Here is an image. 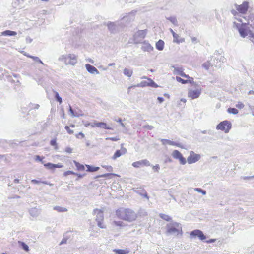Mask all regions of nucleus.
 I'll use <instances>...</instances> for the list:
<instances>
[{
    "instance_id": "f257e3e1",
    "label": "nucleus",
    "mask_w": 254,
    "mask_h": 254,
    "mask_svg": "<svg viewBox=\"0 0 254 254\" xmlns=\"http://www.w3.org/2000/svg\"><path fill=\"white\" fill-rule=\"evenodd\" d=\"M116 214L118 218L128 222L134 221L137 218L136 214L128 208H119L116 210Z\"/></svg>"
},
{
    "instance_id": "f03ea898",
    "label": "nucleus",
    "mask_w": 254,
    "mask_h": 254,
    "mask_svg": "<svg viewBox=\"0 0 254 254\" xmlns=\"http://www.w3.org/2000/svg\"><path fill=\"white\" fill-rule=\"evenodd\" d=\"M166 229L167 234L175 236H177L179 234L182 235V226L179 223L176 222L170 223L166 225Z\"/></svg>"
},
{
    "instance_id": "7ed1b4c3",
    "label": "nucleus",
    "mask_w": 254,
    "mask_h": 254,
    "mask_svg": "<svg viewBox=\"0 0 254 254\" xmlns=\"http://www.w3.org/2000/svg\"><path fill=\"white\" fill-rule=\"evenodd\" d=\"M59 60L64 62L66 65H74L77 62V56L72 54L62 55Z\"/></svg>"
},
{
    "instance_id": "20e7f679",
    "label": "nucleus",
    "mask_w": 254,
    "mask_h": 254,
    "mask_svg": "<svg viewBox=\"0 0 254 254\" xmlns=\"http://www.w3.org/2000/svg\"><path fill=\"white\" fill-rule=\"evenodd\" d=\"M232 124L229 121L225 120L220 122L216 127L217 130H221L224 131L225 133H227L231 128Z\"/></svg>"
},
{
    "instance_id": "39448f33",
    "label": "nucleus",
    "mask_w": 254,
    "mask_h": 254,
    "mask_svg": "<svg viewBox=\"0 0 254 254\" xmlns=\"http://www.w3.org/2000/svg\"><path fill=\"white\" fill-rule=\"evenodd\" d=\"M147 32V30H138L133 35L134 43H140L145 37Z\"/></svg>"
},
{
    "instance_id": "423d86ee",
    "label": "nucleus",
    "mask_w": 254,
    "mask_h": 254,
    "mask_svg": "<svg viewBox=\"0 0 254 254\" xmlns=\"http://www.w3.org/2000/svg\"><path fill=\"white\" fill-rule=\"evenodd\" d=\"M93 214L96 215V221L98 226L101 228H105V227L102 224V222L104 219L103 212L101 210L95 209L93 210Z\"/></svg>"
},
{
    "instance_id": "0eeeda50",
    "label": "nucleus",
    "mask_w": 254,
    "mask_h": 254,
    "mask_svg": "<svg viewBox=\"0 0 254 254\" xmlns=\"http://www.w3.org/2000/svg\"><path fill=\"white\" fill-rule=\"evenodd\" d=\"M202 92L201 88L198 86L195 89H189L188 96L191 99H194L199 97Z\"/></svg>"
},
{
    "instance_id": "6e6552de",
    "label": "nucleus",
    "mask_w": 254,
    "mask_h": 254,
    "mask_svg": "<svg viewBox=\"0 0 254 254\" xmlns=\"http://www.w3.org/2000/svg\"><path fill=\"white\" fill-rule=\"evenodd\" d=\"M201 158L200 154H196L194 151L190 152L189 156L187 158V162L189 164H191L198 161Z\"/></svg>"
},
{
    "instance_id": "1a4fd4ad",
    "label": "nucleus",
    "mask_w": 254,
    "mask_h": 254,
    "mask_svg": "<svg viewBox=\"0 0 254 254\" xmlns=\"http://www.w3.org/2000/svg\"><path fill=\"white\" fill-rule=\"evenodd\" d=\"M237 27L241 37L244 38L248 35L249 36V32L251 31L248 29L246 23L238 24Z\"/></svg>"
},
{
    "instance_id": "9d476101",
    "label": "nucleus",
    "mask_w": 254,
    "mask_h": 254,
    "mask_svg": "<svg viewBox=\"0 0 254 254\" xmlns=\"http://www.w3.org/2000/svg\"><path fill=\"white\" fill-rule=\"evenodd\" d=\"M172 156L174 159H178L181 164L185 165L187 162L186 159L183 157L182 154L177 150H175L172 152Z\"/></svg>"
},
{
    "instance_id": "9b49d317",
    "label": "nucleus",
    "mask_w": 254,
    "mask_h": 254,
    "mask_svg": "<svg viewBox=\"0 0 254 254\" xmlns=\"http://www.w3.org/2000/svg\"><path fill=\"white\" fill-rule=\"evenodd\" d=\"M197 237L201 240H204L206 239V236L200 230H194L190 232V238L191 239L195 238Z\"/></svg>"
},
{
    "instance_id": "f8f14e48",
    "label": "nucleus",
    "mask_w": 254,
    "mask_h": 254,
    "mask_svg": "<svg viewBox=\"0 0 254 254\" xmlns=\"http://www.w3.org/2000/svg\"><path fill=\"white\" fill-rule=\"evenodd\" d=\"M132 165L135 168H139L142 166H149L151 164L148 160L143 159L133 162Z\"/></svg>"
},
{
    "instance_id": "ddd939ff",
    "label": "nucleus",
    "mask_w": 254,
    "mask_h": 254,
    "mask_svg": "<svg viewBox=\"0 0 254 254\" xmlns=\"http://www.w3.org/2000/svg\"><path fill=\"white\" fill-rule=\"evenodd\" d=\"M127 152L126 148L123 147V144L121 145V147L120 150H117L113 156L112 157V159L113 160H116L117 158L120 157L123 155L125 154Z\"/></svg>"
},
{
    "instance_id": "4468645a",
    "label": "nucleus",
    "mask_w": 254,
    "mask_h": 254,
    "mask_svg": "<svg viewBox=\"0 0 254 254\" xmlns=\"http://www.w3.org/2000/svg\"><path fill=\"white\" fill-rule=\"evenodd\" d=\"M237 10L241 13L245 14L248 10V3L244 2L240 5H236Z\"/></svg>"
},
{
    "instance_id": "2eb2a0df",
    "label": "nucleus",
    "mask_w": 254,
    "mask_h": 254,
    "mask_svg": "<svg viewBox=\"0 0 254 254\" xmlns=\"http://www.w3.org/2000/svg\"><path fill=\"white\" fill-rule=\"evenodd\" d=\"M97 127L100 128H102L106 129H112L111 127L109 126H107L106 123L103 122H95L94 123L92 124L91 127Z\"/></svg>"
},
{
    "instance_id": "dca6fc26",
    "label": "nucleus",
    "mask_w": 254,
    "mask_h": 254,
    "mask_svg": "<svg viewBox=\"0 0 254 254\" xmlns=\"http://www.w3.org/2000/svg\"><path fill=\"white\" fill-rule=\"evenodd\" d=\"M141 49L143 51L151 52L153 50V47L146 41H144L142 43Z\"/></svg>"
},
{
    "instance_id": "f3484780",
    "label": "nucleus",
    "mask_w": 254,
    "mask_h": 254,
    "mask_svg": "<svg viewBox=\"0 0 254 254\" xmlns=\"http://www.w3.org/2000/svg\"><path fill=\"white\" fill-rule=\"evenodd\" d=\"M160 141H161L163 145L169 144L172 146H176L179 147L183 148V147L179 143H176L173 141L165 139H161Z\"/></svg>"
},
{
    "instance_id": "a211bd4d",
    "label": "nucleus",
    "mask_w": 254,
    "mask_h": 254,
    "mask_svg": "<svg viewBox=\"0 0 254 254\" xmlns=\"http://www.w3.org/2000/svg\"><path fill=\"white\" fill-rule=\"evenodd\" d=\"M214 66L215 67H221V64L218 63H215V61L214 60V62H211L210 61H208L202 64V66L206 70H208L210 66Z\"/></svg>"
},
{
    "instance_id": "6ab92c4d",
    "label": "nucleus",
    "mask_w": 254,
    "mask_h": 254,
    "mask_svg": "<svg viewBox=\"0 0 254 254\" xmlns=\"http://www.w3.org/2000/svg\"><path fill=\"white\" fill-rule=\"evenodd\" d=\"M85 67L87 70L91 74H99V71L94 66L89 64H86Z\"/></svg>"
},
{
    "instance_id": "aec40b11",
    "label": "nucleus",
    "mask_w": 254,
    "mask_h": 254,
    "mask_svg": "<svg viewBox=\"0 0 254 254\" xmlns=\"http://www.w3.org/2000/svg\"><path fill=\"white\" fill-rule=\"evenodd\" d=\"M109 30L111 33H116L118 30L117 25L113 22H110L107 25Z\"/></svg>"
},
{
    "instance_id": "412c9836",
    "label": "nucleus",
    "mask_w": 254,
    "mask_h": 254,
    "mask_svg": "<svg viewBox=\"0 0 254 254\" xmlns=\"http://www.w3.org/2000/svg\"><path fill=\"white\" fill-rule=\"evenodd\" d=\"M40 212V210L36 207L32 208L29 210L30 214L33 217H37L39 215Z\"/></svg>"
},
{
    "instance_id": "4be33fe9",
    "label": "nucleus",
    "mask_w": 254,
    "mask_h": 254,
    "mask_svg": "<svg viewBox=\"0 0 254 254\" xmlns=\"http://www.w3.org/2000/svg\"><path fill=\"white\" fill-rule=\"evenodd\" d=\"M171 67L174 68V70H173L174 74L181 75V73L183 71V70L182 67H175L174 65L172 66Z\"/></svg>"
},
{
    "instance_id": "5701e85b",
    "label": "nucleus",
    "mask_w": 254,
    "mask_h": 254,
    "mask_svg": "<svg viewBox=\"0 0 254 254\" xmlns=\"http://www.w3.org/2000/svg\"><path fill=\"white\" fill-rule=\"evenodd\" d=\"M164 42L163 40H159L156 43V48L159 51H162L164 49Z\"/></svg>"
},
{
    "instance_id": "b1692460",
    "label": "nucleus",
    "mask_w": 254,
    "mask_h": 254,
    "mask_svg": "<svg viewBox=\"0 0 254 254\" xmlns=\"http://www.w3.org/2000/svg\"><path fill=\"white\" fill-rule=\"evenodd\" d=\"M17 33L15 31L6 30L1 33V36H15Z\"/></svg>"
},
{
    "instance_id": "393cba45",
    "label": "nucleus",
    "mask_w": 254,
    "mask_h": 254,
    "mask_svg": "<svg viewBox=\"0 0 254 254\" xmlns=\"http://www.w3.org/2000/svg\"><path fill=\"white\" fill-rule=\"evenodd\" d=\"M123 73L125 76L130 77L132 75L133 71L132 69L125 68L123 70Z\"/></svg>"
},
{
    "instance_id": "a878e982",
    "label": "nucleus",
    "mask_w": 254,
    "mask_h": 254,
    "mask_svg": "<svg viewBox=\"0 0 254 254\" xmlns=\"http://www.w3.org/2000/svg\"><path fill=\"white\" fill-rule=\"evenodd\" d=\"M136 87H145L146 86H149V81H142L140 83L135 85L134 86Z\"/></svg>"
},
{
    "instance_id": "bb28decb",
    "label": "nucleus",
    "mask_w": 254,
    "mask_h": 254,
    "mask_svg": "<svg viewBox=\"0 0 254 254\" xmlns=\"http://www.w3.org/2000/svg\"><path fill=\"white\" fill-rule=\"evenodd\" d=\"M114 251L117 254H127L129 252L127 249H115Z\"/></svg>"
},
{
    "instance_id": "cd10ccee",
    "label": "nucleus",
    "mask_w": 254,
    "mask_h": 254,
    "mask_svg": "<svg viewBox=\"0 0 254 254\" xmlns=\"http://www.w3.org/2000/svg\"><path fill=\"white\" fill-rule=\"evenodd\" d=\"M177 36L176 37H173V42L177 43H180L184 42L185 41L184 38H181L179 35L176 34Z\"/></svg>"
},
{
    "instance_id": "c85d7f7f",
    "label": "nucleus",
    "mask_w": 254,
    "mask_h": 254,
    "mask_svg": "<svg viewBox=\"0 0 254 254\" xmlns=\"http://www.w3.org/2000/svg\"><path fill=\"white\" fill-rule=\"evenodd\" d=\"M73 162L78 170L83 171L85 170V166L83 165L80 164L79 163L76 162L75 160L73 161Z\"/></svg>"
},
{
    "instance_id": "c756f323",
    "label": "nucleus",
    "mask_w": 254,
    "mask_h": 254,
    "mask_svg": "<svg viewBox=\"0 0 254 254\" xmlns=\"http://www.w3.org/2000/svg\"><path fill=\"white\" fill-rule=\"evenodd\" d=\"M176 80L178 82H181L182 84H186V83H187L188 82H190V83L194 84V82L193 81L188 80H184V79H182L181 77H178V76L176 77Z\"/></svg>"
},
{
    "instance_id": "7c9ffc66",
    "label": "nucleus",
    "mask_w": 254,
    "mask_h": 254,
    "mask_svg": "<svg viewBox=\"0 0 254 254\" xmlns=\"http://www.w3.org/2000/svg\"><path fill=\"white\" fill-rule=\"evenodd\" d=\"M54 210H56L57 211L59 212H66L67 211V209L65 207H63L61 206H55L53 208Z\"/></svg>"
},
{
    "instance_id": "2f4dec72",
    "label": "nucleus",
    "mask_w": 254,
    "mask_h": 254,
    "mask_svg": "<svg viewBox=\"0 0 254 254\" xmlns=\"http://www.w3.org/2000/svg\"><path fill=\"white\" fill-rule=\"evenodd\" d=\"M85 166L87 168V171L88 172H95L99 169V167H93L89 165H86Z\"/></svg>"
},
{
    "instance_id": "473e14b6",
    "label": "nucleus",
    "mask_w": 254,
    "mask_h": 254,
    "mask_svg": "<svg viewBox=\"0 0 254 254\" xmlns=\"http://www.w3.org/2000/svg\"><path fill=\"white\" fill-rule=\"evenodd\" d=\"M31 182L32 183L35 184H38L40 183H42L44 184L49 185V186H53L52 184L48 183V182H47L46 181H41L40 180H36V179H33V180H31Z\"/></svg>"
},
{
    "instance_id": "72a5a7b5",
    "label": "nucleus",
    "mask_w": 254,
    "mask_h": 254,
    "mask_svg": "<svg viewBox=\"0 0 254 254\" xmlns=\"http://www.w3.org/2000/svg\"><path fill=\"white\" fill-rule=\"evenodd\" d=\"M18 244H19V245L25 251H26V252H28L29 249V247L24 242H21V241H19L18 242Z\"/></svg>"
},
{
    "instance_id": "f704fd0d",
    "label": "nucleus",
    "mask_w": 254,
    "mask_h": 254,
    "mask_svg": "<svg viewBox=\"0 0 254 254\" xmlns=\"http://www.w3.org/2000/svg\"><path fill=\"white\" fill-rule=\"evenodd\" d=\"M215 59L216 60V63L218 64H221V63H224L225 62V58L222 56L218 55L217 57H215Z\"/></svg>"
},
{
    "instance_id": "c9c22d12",
    "label": "nucleus",
    "mask_w": 254,
    "mask_h": 254,
    "mask_svg": "<svg viewBox=\"0 0 254 254\" xmlns=\"http://www.w3.org/2000/svg\"><path fill=\"white\" fill-rule=\"evenodd\" d=\"M167 19L169 20L174 25H178V22L176 17L171 16L170 17L167 18Z\"/></svg>"
},
{
    "instance_id": "e433bc0d",
    "label": "nucleus",
    "mask_w": 254,
    "mask_h": 254,
    "mask_svg": "<svg viewBox=\"0 0 254 254\" xmlns=\"http://www.w3.org/2000/svg\"><path fill=\"white\" fill-rule=\"evenodd\" d=\"M159 216L163 219L167 221H170L172 220V218L168 215H166L164 214L161 213L159 214Z\"/></svg>"
},
{
    "instance_id": "4c0bfd02",
    "label": "nucleus",
    "mask_w": 254,
    "mask_h": 254,
    "mask_svg": "<svg viewBox=\"0 0 254 254\" xmlns=\"http://www.w3.org/2000/svg\"><path fill=\"white\" fill-rule=\"evenodd\" d=\"M227 112L229 113L236 115L238 113V110L234 108H229L227 109Z\"/></svg>"
},
{
    "instance_id": "58836bf2",
    "label": "nucleus",
    "mask_w": 254,
    "mask_h": 254,
    "mask_svg": "<svg viewBox=\"0 0 254 254\" xmlns=\"http://www.w3.org/2000/svg\"><path fill=\"white\" fill-rule=\"evenodd\" d=\"M147 80L149 81V86L157 88L158 87V85L155 83L151 78H147Z\"/></svg>"
},
{
    "instance_id": "ea45409f",
    "label": "nucleus",
    "mask_w": 254,
    "mask_h": 254,
    "mask_svg": "<svg viewBox=\"0 0 254 254\" xmlns=\"http://www.w3.org/2000/svg\"><path fill=\"white\" fill-rule=\"evenodd\" d=\"M54 93H55V98L56 100L58 102H59L60 104H61L62 102V99L59 96V93L56 91H54Z\"/></svg>"
},
{
    "instance_id": "a19ab883",
    "label": "nucleus",
    "mask_w": 254,
    "mask_h": 254,
    "mask_svg": "<svg viewBox=\"0 0 254 254\" xmlns=\"http://www.w3.org/2000/svg\"><path fill=\"white\" fill-rule=\"evenodd\" d=\"M69 112H70L71 116L72 117H80L82 116L83 114H75V112L73 111V110L72 109L71 107L69 106Z\"/></svg>"
},
{
    "instance_id": "79ce46f5",
    "label": "nucleus",
    "mask_w": 254,
    "mask_h": 254,
    "mask_svg": "<svg viewBox=\"0 0 254 254\" xmlns=\"http://www.w3.org/2000/svg\"><path fill=\"white\" fill-rule=\"evenodd\" d=\"M194 190L195 191H196L198 192L201 193L203 195H205L206 194V191L205 190L201 189V188H195L194 189Z\"/></svg>"
},
{
    "instance_id": "37998d69",
    "label": "nucleus",
    "mask_w": 254,
    "mask_h": 254,
    "mask_svg": "<svg viewBox=\"0 0 254 254\" xmlns=\"http://www.w3.org/2000/svg\"><path fill=\"white\" fill-rule=\"evenodd\" d=\"M32 59L36 62L41 64L42 65H44V64L43 62L39 59V57L36 56H34V57H32Z\"/></svg>"
},
{
    "instance_id": "c03bdc74",
    "label": "nucleus",
    "mask_w": 254,
    "mask_h": 254,
    "mask_svg": "<svg viewBox=\"0 0 254 254\" xmlns=\"http://www.w3.org/2000/svg\"><path fill=\"white\" fill-rule=\"evenodd\" d=\"M113 224L116 226H120V227H123L125 225H124V223L122 221H114Z\"/></svg>"
},
{
    "instance_id": "a18cd8bd",
    "label": "nucleus",
    "mask_w": 254,
    "mask_h": 254,
    "mask_svg": "<svg viewBox=\"0 0 254 254\" xmlns=\"http://www.w3.org/2000/svg\"><path fill=\"white\" fill-rule=\"evenodd\" d=\"M50 144L52 146H55V149L56 150L58 149V147L57 145V142H56V139L51 140V141H50Z\"/></svg>"
},
{
    "instance_id": "49530a36",
    "label": "nucleus",
    "mask_w": 254,
    "mask_h": 254,
    "mask_svg": "<svg viewBox=\"0 0 254 254\" xmlns=\"http://www.w3.org/2000/svg\"><path fill=\"white\" fill-rule=\"evenodd\" d=\"M236 107L240 109H243L244 107V104L241 102H238L236 105Z\"/></svg>"
},
{
    "instance_id": "de8ad7c7",
    "label": "nucleus",
    "mask_w": 254,
    "mask_h": 254,
    "mask_svg": "<svg viewBox=\"0 0 254 254\" xmlns=\"http://www.w3.org/2000/svg\"><path fill=\"white\" fill-rule=\"evenodd\" d=\"M44 166L50 169H53L54 166V164L51 163H48L44 164Z\"/></svg>"
},
{
    "instance_id": "09e8293b",
    "label": "nucleus",
    "mask_w": 254,
    "mask_h": 254,
    "mask_svg": "<svg viewBox=\"0 0 254 254\" xmlns=\"http://www.w3.org/2000/svg\"><path fill=\"white\" fill-rule=\"evenodd\" d=\"M106 140H110L113 141H117L119 140V138L117 137H107L106 138Z\"/></svg>"
},
{
    "instance_id": "8fccbe9b",
    "label": "nucleus",
    "mask_w": 254,
    "mask_h": 254,
    "mask_svg": "<svg viewBox=\"0 0 254 254\" xmlns=\"http://www.w3.org/2000/svg\"><path fill=\"white\" fill-rule=\"evenodd\" d=\"M152 168L154 171L158 172L159 170L160 169V166H159V165L157 164L155 166H153Z\"/></svg>"
},
{
    "instance_id": "3c124183",
    "label": "nucleus",
    "mask_w": 254,
    "mask_h": 254,
    "mask_svg": "<svg viewBox=\"0 0 254 254\" xmlns=\"http://www.w3.org/2000/svg\"><path fill=\"white\" fill-rule=\"evenodd\" d=\"M111 175H115V174H111V173H106V174H103V175H99V176H97V178H99V177H108V176H111Z\"/></svg>"
},
{
    "instance_id": "603ef678",
    "label": "nucleus",
    "mask_w": 254,
    "mask_h": 254,
    "mask_svg": "<svg viewBox=\"0 0 254 254\" xmlns=\"http://www.w3.org/2000/svg\"><path fill=\"white\" fill-rule=\"evenodd\" d=\"M65 129L69 134H71L73 133V131L72 130H71L68 126H66L65 127Z\"/></svg>"
},
{
    "instance_id": "864d4df0",
    "label": "nucleus",
    "mask_w": 254,
    "mask_h": 254,
    "mask_svg": "<svg viewBox=\"0 0 254 254\" xmlns=\"http://www.w3.org/2000/svg\"><path fill=\"white\" fill-rule=\"evenodd\" d=\"M70 174L75 175V173L72 171H67L64 173V176H66L70 175Z\"/></svg>"
},
{
    "instance_id": "5fc2aeb1",
    "label": "nucleus",
    "mask_w": 254,
    "mask_h": 254,
    "mask_svg": "<svg viewBox=\"0 0 254 254\" xmlns=\"http://www.w3.org/2000/svg\"><path fill=\"white\" fill-rule=\"evenodd\" d=\"M249 37L252 40H254V32L252 31L249 32Z\"/></svg>"
},
{
    "instance_id": "6e6d98bb",
    "label": "nucleus",
    "mask_w": 254,
    "mask_h": 254,
    "mask_svg": "<svg viewBox=\"0 0 254 254\" xmlns=\"http://www.w3.org/2000/svg\"><path fill=\"white\" fill-rule=\"evenodd\" d=\"M103 167L106 168L109 171H112L113 170V168L111 166H103Z\"/></svg>"
},
{
    "instance_id": "4d7b16f0",
    "label": "nucleus",
    "mask_w": 254,
    "mask_h": 254,
    "mask_svg": "<svg viewBox=\"0 0 254 254\" xmlns=\"http://www.w3.org/2000/svg\"><path fill=\"white\" fill-rule=\"evenodd\" d=\"M43 158V157L41 158L39 155H36L35 156V160L37 161H42Z\"/></svg>"
},
{
    "instance_id": "13d9d810",
    "label": "nucleus",
    "mask_w": 254,
    "mask_h": 254,
    "mask_svg": "<svg viewBox=\"0 0 254 254\" xmlns=\"http://www.w3.org/2000/svg\"><path fill=\"white\" fill-rule=\"evenodd\" d=\"M144 127L149 130H152L154 128V127L151 125H147V126H144Z\"/></svg>"
},
{
    "instance_id": "bf43d9fd",
    "label": "nucleus",
    "mask_w": 254,
    "mask_h": 254,
    "mask_svg": "<svg viewBox=\"0 0 254 254\" xmlns=\"http://www.w3.org/2000/svg\"><path fill=\"white\" fill-rule=\"evenodd\" d=\"M72 149L70 147H67L65 149V151L68 153H71L72 152Z\"/></svg>"
},
{
    "instance_id": "052dcab7",
    "label": "nucleus",
    "mask_w": 254,
    "mask_h": 254,
    "mask_svg": "<svg viewBox=\"0 0 254 254\" xmlns=\"http://www.w3.org/2000/svg\"><path fill=\"white\" fill-rule=\"evenodd\" d=\"M180 76H182L183 77H185V78H190V77L188 75H186L183 72L181 73Z\"/></svg>"
},
{
    "instance_id": "680f3d73",
    "label": "nucleus",
    "mask_w": 254,
    "mask_h": 254,
    "mask_svg": "<svg viewBox=\"0 0 254 254\" xmlns=\"http://www.w3.org/2000/svg\"><path fill=\"white\" fill-rule=\"evenodd\" d=\"M54 166L53 167V169L54 168H62L63 167V165H61V164H54Z\"/></svg>"
},
{
    "instance_id": "e2e57ef3",
    "label": "nucleus",
    "mask_w": 254,
    "mask_h": 254,
    "mask_svg": "<svg viewBox=\"0 0 254 254\" xmlns=\"http://www.w3.org/2000/svg\"><path fill=\"white\" fill-rule=\"evenodd\" d=\"M157 99L158 100V101L160 103H162L163 101H164V98H162V97H158L157 98Z\"/></svg>"
},
{
    "instance_id": "0e129e2a",
    "label": "nucleus",
    "mask_w": 254,
    "mask_h": 254,
    "mask_svg": "<svg viewBox=\"0 0 254 254\" xmlns=\"http://www.w3.org/2000/svg\"><path fill=\"white\" fill-rule=\"evenodd\" d=\"M170 31L172 33L173 37H176L177 36L176 33H175L174 31L172 29H170Z\"/></svg>"
},
{
    "instance_id": "69168bd1",
    "label": "nucleus",
    "mask_w": 254,
    "mask_h": 254,
    "mask_svg": "<svg viewBox=\"0 0 254 254\" xmlns=\"http://www.w3.org/2000/svg\"><path fill=\"white\" fill-rule=\"evenodd\" d=\"M251 178H254V176H247V177H243V179L244 180H248V179H250Z\"/></svg>"
},
{
    "instance_id": "338daca9",
    "label": "nucleus",
    "mask_w": 254,
    "mask_h": 254,
    "mask_svg": "<svg viewBox=\"0 0 254 254\" xmlns=\"http://www.w3.org/2000/svg\"><path fill=\"white\" fill-rule=\"evenodd\" d=\"M197 39L196 37H191V41L193 43H197Z\"/></svg>"
},
{
    "instance_id": "774afa93",
    "label": "nucleus",
    "mask_w": 254,
    "mask_h": 254,
    "mask_svg": "<svg viewBox=\"0 0 254 254\" xmlns=\"http://www.w3.org/2000/svg\"><path fill=\"white\" fill-rule=\"evenodd\" d=\"M75 175H77L79 178H83L84 176V174H78L76 173Z\"/></svg>"
}]
</instances>
